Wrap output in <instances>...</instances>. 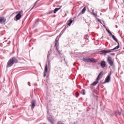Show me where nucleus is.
<instances>
[{"label": "nucleus", "instance_id": "obj_1", "mask_svg": "<svg viewBox=\"0 0 124 124\" xmlns=\"http://www.w3.org/2000/svg\"><path fill=\"white\" fill-rule=\"evenodd\" d=\"M17 62H18V60H17V59H16L15 57H12L8 62L6 67H11V66H12L14 63H17Z\"/></svg>", "mask_w": 124, "mask_h": 124}, {"label": "nucleus", "instance_id": "obj_2", "mask_svg": "<svg viewBox=\"0 0 124 124\" xmlns=\"http://www.w3.org/2000/svg\"><path fill=\"white\" fill-rule=\"evenodd\" d=\"M83 62H95V59L93 58H90L89 57H84L82 59Z\"/></svg>", "mask_w": 124, "mask_h": 124}, {"label": "nucleus", "instance_id": "obj_3", "mask_svg": "<svg viewBox=\"0 0 124 124\" xmlns=\"http://www.w3.org/2000/svg\"><path fill=\"white\" fill-rule=\"evenodd\" d=\"M107 62H108V63L110 66L114 65V61L112 59V57L109 56L107 59Z\"/></svg>", "mask_w": 124, "mask_h": 124}, {"label": "nucleus", "instance_id": "obj_4", "mask_svg": "<svg viewBox=\"0 0 124 124\" xmlns=\"http://www.w3.org/2000/svg\"><path fill=\"white\" fill-rule=\"evenodd\" d=\"M21 14H23V11H20L18 12V13L16 15L15 18L17 20H20L22 17Z\"/></svg>", "mask_w": 124, "mask_h": 124}, {"label": "nucleus", "instance_id": "obj_5", "mask_svg": "<svg viewBox=\"0 0 124 124\" xmlns=\"http://www.w3.org/2000/svg\"><path fill=\"white\" fill-rule=\"evenodd\" d=\"M6 21V18L4 17H0V24H4Z\"/></svg>", "mask_w": 124, "mask_h": 124}, {"label": "nucleus", "instance_id": "obj_6", "mask_svg": "<svg viewBox=\"0 0 124 124\" xmlns=\"http://www.w3.org/2000/svg\"><path fill=\"white\" fill-rule=\"evenodd\" d=\"M111 80V75H108L105 79V83H109Z\"/></svg>", "mask_w": 124, "mask_h": 124}, {"label": "nucleus", "instance_id": "obj_7", "mask_svg": "<svg viewBox=\"0 0 124 124\" xmlns=\"http://www.w3.org/2000/svg\"><path fill=\"white\" fill-rule=\"evenodd\" d=\"M48 71V65L47 64H46L45 67V71L44 72V77H46V73H47Z\"/></svg>", "mask_w": 124, "mask_h": 124}, {"label": "nucleus", "instance_id": "obj_8", "mask_svg": "<svg viewBox=\"0 0 124 124\" xmlns=\"http://www.w3.org/2000/svg\"><path fill=\"white\" fill-rule=\"evenodd\" d=\"M55 47L56 50L58 51V52H59V53H60V51H59V41L58 40L56 41Z\"/></svg>", "mask_w": 124, "mask_h": 124}, {"label": "nucleus", "instance_id": "obj_9", "mask_svg": "<svg viewBox=\"0 0 124 124\" xmlns=\"http://www.w3.org/2000/svg\"><path fill=\"white\" fill-rule=\"evenodd\" d=\"M48 121L50 122V123H51L52 124H54V123H55V121L54 120V119H53V118L52 117H49L48 118Z\"/></svg>", "mask_w": 124, "mask_h": 124}, {"label": "nucleus", "instance_id": "obj_10", "mask_svg": "<svg viewBox=\"0 0 124 124\" xmlns=\"http://www.w3.org/2000/svg\"><path fill=\"white\" fill-rule=\"evenodd\" d=\"M35 103H36V102H35V100L31 101V104L32 109H33V108H34V107L35 106Z\"/></svg>", "mask_w": 124, "mask_h": 124}, {"label": "nucleus", "instance_id": "obj_11", "mask_svg": "<svg viewBox=\"0 0 124 124\" xmlns=\"http://www.w3.org/2000/svg\"><path fill=\"white\" fill-rule=\"evenodd\" d=\"M101 66L103 68H104L106 66V62L105 61H102L101 62Z\"/></svg>", "mask_w": 124, "mask_h": 124}, {"label": "nucleus", "instance_id": "obj_12", "mask_svg": "<svg viewBox=\"0 0 124 124\" xmlns=\"http://www.w3.org/2000/svg\"><path fill=\"white\" fill-rule=\"evenodd\" d=\"M102 75H103V71L101 72L99 74V75H98V77H97V78H96V80H100V78H101L100 76H102Z\"/></svg>", "mask_w": 124, "mask_h": 124}, {"label": "nucleus", "instance_id": "obj_13", "mask_svg": "<svg viewBox=\"0 0 124 124\" xmlns=\"http://www.w3.org/2000/svg\"><path fill=\"white\" fill-rule=\"evenodd\" d=\"M102 53H111V52H112V51L111 50H102L101 51Z\"/></svg>", "mask_w": 124, "mask_h": 124}, {"label": "nucleus", "instance_id": "obj_14", "mask_svg": "<svg viewBox=\"0 0 124 124\" xmlns=\"http://www.w3.org/2000/svg\"><path fill=\"white\" fill-rule=\"evenodd\" d=\"M61 8H62V6H61V7L59 8H56L54 10V13L56 14L57 11H59V10H60V9H61Z\"/></svg>", "mask_w": 124, "mask_h": 124}, {"label": "nucleus", "instance_id": "obj_15", "mask_svg": "<svg viewBox=\"0 0 124 124\" xmlns=\"http://www.w3.org/2000/svg\"><path fill=\"white\" fill-rule=\"evenodd\" d=\"M118 45L117 46L115 47L113 49H111V50H117V49H119L120 48V43H117Z\"/></svg>", "mask_w": 124, "mask_h": 124}, {"label": "nucleus", "instance_id": "obj_16", "mask_svg": "<svg viewBox=\"0 0 124 124\" xmlns=\"http://www.w3.org/2000/svg\"><path fill=\"white\" fill-rule=\"evenodd\" d=\"M72 23H73V20H72V19H69V22L67 23V26H71V24H72Z\"/></svg>", "mask_w": 124, "mask_h": 124}, {"label": "nucleus", "instance_id": "obj_17", "mask_svg": "<svg viewBox=\"0 0 124 124\" xmlns=\"http://www.w3.org/2000/svg\"><path fill=\"white\" fill-rule=\"evenodd\" d=\"M98 81H99V80H96V81L93 82L91 85L92 86H95L96 85H97V84H98Z\"/></svg>", "mask_w": 124, "mask_h": 124}, {"label": "nucleus", "instance_id": "obj_18", "mask_svg": "<svg viewBox=\"0 0 124 124\" xmlns=\"http://www.w3.org/2000/svg\"><path fill=\"white\" fill-rule=\"evenodd\" d=\"M112 38H113V40H114L117 43H118L119 42H118V39H117V38L115 36V35H112Z\"/></svg>", "mask_w": 124, "mask_h": 124}, {"label": "nucleus", "instance_id": "obj_19", "mask_svg": "<svg viewBox=\"0 0 124 124\" xmlns=\"http://www.w3.org/2000/svg\"><path fill=\"white\" fill-rule=\"evenodd\" d=\"M86 10V7H84L83 9L81 10V13H82V14H84Z\"/></svg>", "mask_w": 124, "mask_h": 124}, {"label": "nucleus", "instance_id": "obj_20", "mask_svg": "<svg viewBox=\"0 0 124 124\" xmlns=\"http://www.w3.org/2000/svg\"><path fill=\"white\" fill-rule=\"evenodd\" d=\"M80 93L83 95H85V90H82Z\"/></svg>", "mask_w": 124, "mask_h": 124}, {"label": "nucleus", "instance_id": "obj_21", "mask_svg": "<svg viewBox=\"0 0 124 124\" xmlns=\"http://www.w3.org/2000/svg\"><path fill=\"white\" fill-rule=\"evenodd\" d=\"M108 33L110 36H112V35H113L111 32H109Z\"/></svg>", "mask_w": 124, "mask_h": 124}, {"label": "nucleus", "instance_id": "obj_22", "mask_svg": "<svg viewBox=\"0 0 124 124\" xmlns=\"http://www.w3.org/2000/svg\"><path fill=\"white\" fill-rule=\"evenodd\" d=\"M106 30L108 32V33H109L110 32V31H109L108 29H106Z\"/></svg>", "mask_w": 124, "mask_h": 124}, {"label": "nucleus", "instance_id": "obj_23", "mask_svg": "<svg viewBox=\"0 0 124 124\" xmlns=\"http://www.w3.org/2000/svg\"><path fill=\"white\" fill-rule=\"evenodd\" d=\"M76 95H77V96H79V93L77 92L76 93Z\"/></svg>", "mask_w": 124, "mask_h": 124}, {"label": "nucleus", "instance_id": "obj_24", "mask_svg": "<svg viewBox=\"0 0 124 124\" xmlns=\"http://www.w3.org/2000/svg\"><path fill=\"white\" fill-rule=\"evenodd\" d=\"M93 15H94V16H96V14H95L94 13H93Z\"/></svg>", "mask_w": 124, "mask_h": 124}, {"label": "nucleus", "instance_id": "obj_25", "mask_svg": "<svg viewBox=\"0 0 124 124\" xmlns=\"http://www.w3.org/2000/svg\"><path fill=\"white\" fill-rule=\"evenodd\" d=\"M49 14H50L52 13V12H49Z\"/></svg>", "mask_w": 124, "mask_h": 124}]
</instances>
